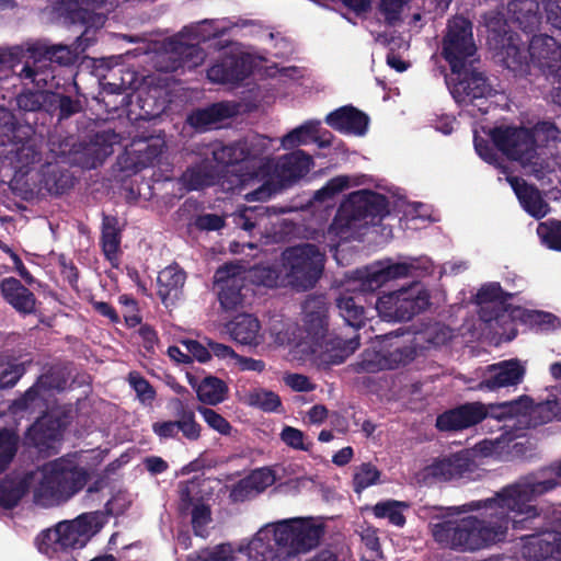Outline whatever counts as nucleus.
I'll use <instances>...</instances> for the list:
<instances>
[{
	"mask_svg": "<svg viewBox=\"0 0 561 561\" xmlns=\"http://www.w3.org/2000/svg\"><path fill=\"white\" fill-rule=\"evenodd\" d=\"M560 479L561 461L520 476L493 497L454 507L457 513L481 511L480 516L431 522L432 537L445 548L473 552L504 541L510 526L513 530L539 527L541 517L533 502L556 490Z\"/></svg>",
	"mask_w": 561,
	"mask_h": 561,
	"instance_id": "nucleus-1",
	"label": "nucleus"
},
{
	"mask_svg": "<svg viewBox=\"0 0 561 561\" xmlns=\"http://www.w3.org/2000/svg\"><path fill=\"white\" fill-rule=\"evenodd\" d=\"M512 294L504 293L497 283L484 285L477 294L479 317L489 329L500 339L511 341L516 335L515 321L517 319L537 325L540 330L551 331L561 327V320L550 313L539 310L527 311L520 307L507 304Z\"/></svg>",
	"mask_w": 561,
	"mask_h": 561,
	"instance_id": "nucleus-2",
	"label": "nucleus"
},
{
	"mask_svg": "<svg viewBox=\"0 0 561 561\" xmlns=\"http://www.w3.org/2000/svg\"><path fill=\"white\" fill-rule=\"evenodd\" d=\"M306 332L297 327L277 334L278 346L300 348V351H356L359 346V336L345 339L328 331V306L322 296L309 297L304 304Z\"/></svg>",
	"mask_w": 561,
	"mask_h": 561,
	"instance_id": "nucleus-3",
	"label": "nucleus"
},
{
	"mask_svg": "<svg viewBox=\"0 0 561 561\" xmlns=\"http://www.w3.org/2000/svg\"><path fill=\"white\" fill-rule=\"evenodd\" d=\"M111 511L82 513L72 520L59 522L55 527L43 530L36 538L39 552L49 559L77 561L73 550L82 549L108 522Z\"/></svg>",
	"mask_w": 561,
	"mask_h": 561,
	"instance_id": "nucleus-4",
	"label": "nucleus"
},
{
	"mask_svg": "<svg viewBox=\"0 0 561 561\" xmlns=\"http://www.w3.org/2000/svg\"><path fill=\"white\" fill-rule=\"evenodd\" d=\"M323 535L324 527L311 519H290L276 525L273 543H264L261 538H255L251 549L261 556L260 561H286L316 548Z\"/></svg>",
	"mask_w": 561,
	"mask_h": 561,
	"instance_id": "nucleus-5",
	"label": "nucleus"
},
{
	"mask_svg": "<svg viewBox=\"0 0 561 561\" xmlns=\"http://www.w3.org/2000/svg\"><path fill=\"white\" fill-rule=\"evenodd\" d=\"M389 213L385 196L366 190L351 193L340 205L337 213L328 228L330 237L347 241L376 219Z\"/></svg>",
	"mask_w": 561,
	"mask_h": 561,
	"instance_id": "nucleus-6",
	"label": "nucleus"
},
{
	"mask_svg": "<svg viewBox=\"0 0 561 561\" xmlns=\"http://www.w3.org/2000/svg\"><path fill=\"white\" fill-rule=\"evenodd\" d=\"M325 261V250L314 243L285 249L280 256L282 284L299 293L314 288L323 275Z\"/></svg>",
	"mask_w": 561,
	"mask_h": 561,
	"instance_id": "nucleus-7",
	"label": "nucleus"
},
{
	"mask_svg": "<svg viewBox=\"0 0 561 561\" xmlns=\"http://www.w3.org/2000/svg\"><path fill=\"white\" fill-rule=\"evenodd\" d=\"M39 472L41 479L34 489L38 503L68 501L85 486L90 477L87 469L65 458L44 463Z\"/></svg>",
	"mask_w": 561,
	"mask_h": 561,
	"instance_id": "nucleus-8",
	"label": "nucleus"
},
{
	"mask_svg": "<svg viewBox=\"0 0 561 561\" xmlns=\"http://www.w3.org/2000/svg\"><path fill=\"white\" fill-rule=\"evenodd\" d=\"M491 138L500 151L519 162L525 174L541 180L550 172L549 162L537 150L530 129L501 126L491 130Z\"/></svg>",
	"mask_w": 561,
	"mask_h": 561,
	"instance_id": "nucleus-9",
	"label": "nucleus"
},
{
	"mask_svg": "<svg viewBox=\"0 0 561 561\" xmlns=\"http://www.w3.org/2000/svg\"><path fill=\"white\" fill-rule=\"evenodd\" d=\"M23 56L32 60H27L22 67L19 76L22 79H28L37 87H46L54 80L55 76L50 70V64L55 62L59 66L72 65L80 56V49L73 48L72 45H49L44 42H37L23 48Z\"/></svg>",
	"mask_w": 561,
	"mask_h": 561,
	"instance_id": "nucleus-10",
	"label": "nucleus"
},
{
	"mask_svg": "<svg viewBox=\"0 0 561 561\" xmlns=\"http://www.w3.org/2000/svg\"><path fill=\"white\" fill-rule=\"evenodd\" d=\"M430 306V295L420 283L382 295L376 301L379 317L386 321L411 320Z\"/></svg>",
	"mask_w": 561,
	"mask_h": 561,
	"instance_id": "nucleus-11",
	"label": "nucleus"
},
{
	"mask_svg": "<svg viewBox=\"0 0 561 561\" xmlns=\"http://www.w3.org/2000/svg\"><path fill=\"white\" fill-rule=\"evenodd\" d=\"M477 46L472 36V24L462 16H455L448 22L443 41V56L453 72L472 67L478 61Z\"/></svg>",
	"mask_w": 561,
	"mask_h": 561,
	"instance_id": "nucleus-12",
	"label": "nucleus"
},
{
	"mask_svg": "<svg viewBox=\"0 0 561 561\" xmlns=\"http://www.w3.org/2000/svg\"><path fill=\"white\" fill-rule=\"evenodd\" d=\"M537 508L541 524L539 527L525 529L535 533L522 535L520 538L525 540L522 554L525 559L533 561L561 560V531L557 530V520H549L543 511L538 506Z\"/></svg>",
	"mask_w": 561,
	"mask_h": 561,
	"instance_id": "nucleus-13",
	"label": "nucleus"
},
{
	"mask_svg": "<svg viewBox=\"0 0 561 561\" xmlns=\"http://www.w3.org/2000/svg\"><path fill=\"white\" fill-rule=\"evenodd\" d=\"M448 85L455 101L462 105L474 104L476 101L486 99L494 92L484 75L478 71L474 65L457 72L451 71Z\"/></svg>",
	"mask_w": 561,
	"mask_h": 561,
	"instance_id": "nucleus-14",
	"label": "nucleus"
},
{
	"mask_svg": "<svg viewBox=\"0 0 561 561\" xmlns=\"http://www.w3.org/2000/svg\"><path fill=\"white\" fill-rule=\"evenodd\" d=\"M531 64L537 67L547 79L561 82V45L546 34L534 35L529 42Z\"/></svg>",
	"mask_w": 561,
	"mask_h": 561,
	"instance_id": "nucleus-15",
	"label": "nucleus"
},
{
	"mask_svg": "<svg viewBox=\"0 0 561 561\" xmlns=\"http://www.w3.org/2000/svg\"><path fill=\"white\" fill-rule=\"evenodd\" d=\"M206 54L198 45L173 38L164 45L163 53L158 57V64L161 71L172 72L180 68H196L204 62Z\"/></svg>",
	"mask_w": 561,
	"mask_h": 561,
	"instance_id": "nucleus-16",
	"label": "nucleus"
},
{
	"mask_svg": "<svg viewBox=\"0 0 561 561\" xmlns=\"http://www.w3.org/2000/svg\"><path fill=\"white\" fill-rule=\"evenodd\" d=\"M488 417V410L481 402H467L449 409L436 417L440 432H458L481 423Z\"/></svg>",
	"mask_w": 561,
	"mask_h": 561,
	"instance_id": "nucleus-17",
	"label": "nucleus"
},
{
	"mask_svg": "<svg viewBox=\"0 0 561 561\" xmlns=\"http://www.w3.org/2000/svg\"><path fill=\"white\" fill-rule=\"evenodd\" d=\"M414 267L412 262L394 263L387 261L369 266L365 271H358L357 278L360 282V290L374 291L390 280L411 275Z\"/></svg>",
	"mask_w": 561,
	"mask_h": 561,
	"instance_id": "nucleus-18",
	"label": "nucleus"
},
{
	"mask_svg": "<svg viewBox=\"0 0 561 561\" xmlns=\"http://www.w3.org/2000/svg\"><path fill=\"white\" fill-rule=\"evenodd\" d=\"M239 141L244 161L253 163L254 171L251 176L259 180L270 176L273 169V160L270 158L273 139L263 135H252Z\"/></svg>",
	"mask_w": 561,
	"mask_h": 561,
	"instance_id": "nucleus-19",
	"label": "nucleus"
},
{
	"mask_svg": "<svg viewBox=\"0 0 561 561\" xmlns=\"http://www.w3.org/2000/svg\"><path fill=\"white\" fill-rule=\"evenodd\" d=\"M65 426L66 423L60 416L44 414L27 428L24 443L44 451L61 437Z\"/></svg>",
	"mask_w": 561,
	"mask_h": 561,
	"instance_id": "nucleus-20",
	"label": "nucleus"
},
{
	"mask_svg": "<svg viewBox=\"0 0 561 561\" xmlns=\"http://www.w3.org/2000/svg\"><path fill=\"white\" fill-rule=\"evenodd\" d=\"M472 461L466 453H455L448 457L436 459L423 470L424 478L438 481H449L462 478L471 472Z\"/></svg>",
	"mask_w": 561,
	"mask_h": 561,
	"instance_id": "nucleus-21",
	"label": "nucleus"
},
{
	"mask_svg": "<svg viewBox=\"0 0 561 561\" xmlns=\"http://www.w3.org/2000/svg\"><path fill=\"white\" fill-rule=\"evenodd\" d=\"M362 360L348 365L356 374H375L381 370L396 369L401 364L415 359L417 353H364Z\"/></svg>",
	"mask_w": 561,
	"mask_h": 561,
	"instance_id": "nucleus-22",
	"label": "nucleus"
},
{
	"mask_svg": "<svg viewBox=\"0 0 561 561\" xmlns=\"http://www.w3.org/2000/svg\"><path fill=\"white\" fill-rule=\"evenodd\" d=\"M311 164V156L302 150H297L279 159L275 165L273 164L272 170H274L275 176L279 180L282 186H287L305 176Z\"/></svg>",
	"mask_w": 561,
	"mask_h": 561,
	"instance_id": "nucleus-23",
	"label": "nucleus"
},
{
	"mask_svg": "<svg viewBox=\"0 0 561 561\" xmlns=\"http://www.w3.org/2000/svg\"><path fill=\"white\" fill-rule=\"evenodd\" d=\"M237 114V106L229 102H218L209 106L197 108L187 116V123L198 130H208L217 127L222 121Z\"/></svg>",
	"mask_w": 561,
	"mask_h": 561,
	"instance_id": "nucleus-24",
	"label": "nucleus"
},
{
	"mask_svg": "<svg viewBox=\"0 0 561 561\" xmlns=\"http://www.w3.org/2000/svg\"><path fill=\"white\" fill-rule=\"evenodd\" d=\"M34 481L33 472L7 474L0 480V507L12 510L28 493Z\"/></svg>",
	"mask_w": 561,
	"mask_h": 561,
	"instance_id": "nucleus-25",
	"label": "nucleus"
},
{
	"mask_svg": "<svg viewBox=\"0 0 561 561\" xmlns=\"http://www.w3.org/2000/svg\"><path fill=\"white\" fill-rule=\"evenodd\" d=\"M491 368L494 373L480 382L479 388L481 390L492 391L502 387L518 385L525 375V367L518 359L504 360L491 366Z\"/></svg>",
	"mask_w": 561,
	"mask_h": 561,
	"instance_id": "nucleus-26",
	"label": "nucleus"
},
{
	"mask_svg": "<svg viewBox=\"0 0 561 561\" xmlns=\"http://www.w3.org/2000/svg\"><path fill=\"white\" fill-rule=\"evenodd\" d=\"M248 76L247 64L238 55H225L207 70V78L214 83H237Z\"/></svg>",
	"mask_w": 561,
	"mask_h": 561,
	"instance_id": "nucleus-27",
	"label": "nucleus"
},
{
	"mask_svg": "<svg viewBox=\"0 0 561 561\" xmlns=\"http://www.w3.org/2000/svg\"><path fill=\"white\" fill-rule=\"evenodd\" d=\"M496 48H500L501 60L515 75L525 76L530 69L529 48L522 47L513 35L503 37Z\"/></svg>",
	"mask_w": 561,
	"mask_h": 561,
	"instance_id": "nucleus-28",
	"label": "nucleus"
},
{
	"mask_svg": "<svg viewBox=\"0 0 561 561\" xmlns=\"http://www.w3.org/2000/svg\"><path fill=\"white\" fill-rule=\"evenodd\" d=\"M507 181L528 214L536 218H542L549 213L550 207L538 188L517 176H508Z\"/></svg>",
	"mask_w": 561,
	"mask_h": 561,
	"instance_id": "nucleus-29",
	"label": "nucleus"
},
{
	"mask_svg": "<svg viewBox=\"0 0 561 561\" xmlns=\"http://www.w3.org/2000/svg\"><path fill=\"white\" fill-rule=\"evenodd\" d=\"M325 123L335 130L363 135L366 131L368 117L353 106H343L330 113Z\"/></svg>",
	"mask_w": 561,
	"mask_h": 561,
	"instance_id": "nucleus-30",
	"label": "nucleus"
},
{
	"mask_svg": "<svg viewBox=\"0 0 561 561\" xmlns=\"http://www.w3.org/2000/svg\"><path fill=\"white\" fill-rule=\"evenodd\" d=\"M164 146L165 141L159 135L136 136L130 146L135 167L144 169L153 164L161 156Z\"/></svg>",
	"mask_w": 561,
	"mask_h": 561,
	"instance_id": "nucleus-31",
	"label": "nucleus"
},
{
	"mask_svg": "<svg viewBox=\"0 0 561 561\" xmlns=\"http://www.w3.org/2000/svg\"><path fill=\"white\" fill-rule=\"evenodd\" d=\"M507 20L524 32L535 31L540 23L537 0H512L507 4Z\"/></svg>",
	"mask_w": 561,
	"mask_h": 561,
	"instance_id": "nucleus-32",
	"label": "nucleus"
},
{
	"mask_svg": "<svg viewBox=\"0 0 561 561\" xmlns=\"http://www.w3.org/2000/svg\"><path fill=\"white\" fill-rule=\"evenodd\" d=\"M3 298L19 312L32 313L35 310V297L20 280L4 278L0 284Z\"/></svg>",
	"mask_w": 561,
	"mask_h": 561,
	"instance_id": "nucleus-33",
	"label": "nucleus"
},
{
	"mask_svg": "<svg viewBox=\"0 0 561 561\" xmlns=\"http://www.w3.org/2000/svg\"><path fill=\"white\" fill-rule=\"evenodd\" d=\"M230 336L239 344L244 346H257L260 323L251 314H239L229 324Z\"/></svg>",
	"mask_w": 561,
	"mask_h": 561,
	"instance_id": "nucleus-34",
	"label": "nucleus"
},
{
	"mask_svg": "<svg viewBox=\"0 0 561 561\" xmlns=\"http://www.w3.org/2000/svg\"><path fill=\"white\" fill-rule=\"evenodd\" d=\"M117 141V135L112 131L98 133L93 139L85 145L84 156L87 159L83 164L88 169L95 168L102 163L106 157L112 154V146Z\"/></svg>",
	"mask_w": 561,
	"mask_h": 561,
	"instance_id": "nucleus-35",
	"label": "nucleus"
},
{
	"mask_svg": "<svg viewBox=\"0 0 561 561\" xmlns=\"http://www.w3.org/2000/svg\"><path fill=\"white\" fill-rule=\"evenodd\" d=\"M360 300V296L348 294H341L335 300L341 317L354 329L360 328L365 321V309Z\"/></svg>",
	"mask_w": 561,
	"mask_h": 561,
	"instance_id": "nucleus-36",
	"label": "nucleus"
},
{
	"mask_svg": "<svg viewBox=\"0 0 561 561\" xmlns=\"http://www.w3.org/2000/svg\"><path fill=\"white\" fill-rule=\"evenodd\" d=\"M533 409V400L527 396H520L515 400L491 405L490 412H488V416L501 421L518 415H530Z\"/></svg>",
	"mask_w": 561,
	"mask_h": 561,
	"instance_id": "nucleus-37",
	"label": "nucleus"
},
{
	"mask_svg": "<svg viewBox=\"0 0 561 561\" xmlns=\"http://www.w3.org/2000/svg\"><path fill=\"white\" fill-rule=\"evenodd\" d=\"M197 399L208 405H216L226 400L228 386L218 377H205L196 389Z\"/></svg>",
	"mask_w": 561,
	"mask_h": 561,
	"instance_id": "nucleus-38",
	"label": "nucleus"
},
{
	"mask_svg": "<svg viewBox=\"0 0 561 561\" xmlns=\"http://www.w3.org/2000/svg\"><path fill=\"white\" fill-rule=\"evenodd\" d=\"M410 507V504L397 500H386L376 503L373 506V513L377 518H387L388 522L397 527L405 525V516L403 512Z\"/></svg>",
	"mask_w": 561,
	"mask_h": 561,
	"instance_id": "nucleus-39",
	"label": "nucleus"
},
{
	"mask_svg": "<svg viewBox=\"0 0 561 561\" xmlns=\"http://www.w3.org/2000/svg\"><path fill=\"white\" fill-rule=\"evenodd\" d=\"M186 275L178 265H170L159 272L158 284H159V296L163 301L172 294L176 296L179 289H181L185 283Z\"/></svg>",
	"mask_w": 561,
	"mask_h": 561,
	"instance_id": "nucleus-40",
	"label": "nucleus"
},
{
	"mask_svg": "<svg viewBox=\"0 0 561 561\" xmlns=\"http://www.w3.org/2000/svg\"><path fill=\"white\" fill-rule=\"evenodd\" d=\"M319 121H308L299 127L286 134L282 139V146L285 149H291L308 141H318L317 133L319 130Z\"/></svg>",
	"mask_w": 561,
	"mask_h": 561,
	"instance_id": "nucleus-41",
	"label": "nucleus"
},
{
	"mask_svg": "<svg viewBox=\"0 0 561 561\" xmlns=\"http://www.w3.org/2000/svg\"><path fill=\"white\" fill-rule=\"evenodd\" d=\"M216 172L208 163L187 169L182 175V182L187 190H199L214 183Z\"/></svg>",
	"mask_w": 561,
	"mask_h": 561,
	"instance_id": "nucleus-42",
	"label": "nucleus"
},
{
	"mask_svg": "<svg viewBox=\"0 0 561 561\" xmlns=\"http://www.w3.org/2000/svg\"><path fill=\"white\" fill-rule=\"evenodd\" d=\"M119 243L121 240L117 229V219L112 216H104L102 227V247L106 259L111 262L117 259Z\"/></svg>",
	"mask_w": 561,
	"mask_h": 561,
	"instance_id": "nucleus-43",
	"label": "nucleus"
},
{
	"mask_svg": "<svg viewBox=\"0 0 561 561\" xmlns=\"http://www.w3.org/2000/svg\"><path fill=\"white\" fill-rule=\"evenodd\" d=\"M10 154L11 161L15 163V168L20 169V171L41 160V152L33 139H27L21 145H15V148L10 151Z\"/></svg>",
	"mask_w": 561,
	"mask_h": 561,
	"instance_id": "nucleus-44",
	"label": "nucleus"
},
{
	"mask_svg": "<svg viewBox=\"0 0 561 561\" xmlns=\"http://www.w3.org/2000/svg\"><path fill=\"white\" fill-rule=\"evenodd\" d=\"M49 98L53 96V92L48 91H26L22 92L16 96V105L21 111L24 112H48Z\"/></svg>",
	"mask_w": 561,
	"mask_h": 561,
	"instance_id": "nucleus-45",
	"label": "nucleus"
},
{
	"mask_svg": "<svg viewBox=\"0 0 561 561\" xmlns=\"http://www.w3.org/2000/svg\"><path fill=\"white\" fill-rule=\"evenodd\" d=\"M19 435L9 428H0V474L7 470L18 451Z\"/></svg>",
	"mask_w": 561,
	"mask_h": 561,
	"instance_id": "nucleus-46",
	"label": "nucleus"
},
{
	"mask_svg": "<svg viewBox=\"0 0 561 561\" xmlns=\"http://www.w3.org/2000/svg\"><path fill=\"white\" fill-rule=\"evenodd\" d=\"M483 23L490 32L489 41H494L495 46L502 42L503 37H508L507 32V22L505 20L502 12L497 9L490 10L483 14Z\"/></svg>",
	"mask_w": 561,
	"mask_h": 561,
	"instance_id": "nucleus-47",
	"label": "nucleus"
},
{
	"mask_svg": "<svg viewBox=\"0 0 561 561\" xmlns=\"http://www.w3.org/2000/svg\"><path fill=\"white\" fill-rule=\"evenodd\" d=\"M249 405L259 408L264 412H275L280 408L282 400L277 393L266 389H256L247 397Z\"/></svg>",
	"mask_w": 561,
	"mask_h": 561,
	"instance_id": "nucleus-48",
	"label": "nucleus"
},
{
	"mask_svg": "<svg viewBox=\"0 0 561 561\" xmlns=\"http://www.w3.org/2000/svg\"><path fill=\"white\" fill-rule=\"evenodd\" d=\"M530 131L535 139L537 150L541 146H550L551 144L561 141V130L552 122H539L530 129Z\"/></svg>",
	"mask_w": 561,
	"mask_h": 561,
	"instance_id": "nucleus-49",
	"label": "nucleus"
},
{
	"mask_svg": "<svg viewBox=\"0 0 561 561\" xmlns=\"http://www.w3.org/2000/svg\"><path fill=\"white\" fill-rule=\"evenodd\" d=\"M381 472L371 462H363L355 468L353 474V490L360 493L363 490L374 485L380 478Z\"/></svg>",
	"mask_w": 561,
	"mask_h": 561,
	"instance_id": "nucleus-50",
	"label": "nucleus"
},
{
	"mask_svg": "<svg viewBox=\"0 0 561 561\" xmlns=\"http://www.w3.org/2000/svg\"><path fill=\"white\" fill-rule=\"evenodd\" d=\"M245 278L251 282L265 287L284 286L282 284V270L278 272L272 266L257 265L245 272Z\"/></svg>",
	"mask_w": 561,
	"mask_h": 561,
	"instance_id": "nucleus-51",
	"label": "nucleus"
},
{
	"mask_svg": "<svg viewBox=\"0 0 561 561\" xmlns=\"http://www.w3.org/2000/svg\"><path fill=\"white\" fill-rule=\"evenodd\" d=\"M213 160L218 164H234L244 161L243 151L240 148V141L230 145H215L211 148Z\"/></svg>",
	"mask_w": 561,
	"mask_h": 561,
	"instance_id": "nucleus-52",
	"label": "nucleus"
},
{
	"mask_svg": "<svg viewBox=\"0 0 561 561\" xmlns=\"http://www.w3.org/2000/svg\"><path fill=\"white\" fill-rule=\"evenodd\" d=\"M537 233L548 248L561 251V221L560 220H547L540 222L537 228Z\"/></svg>",
	"mask_w": 561,
	"mask_h": 561,
	"instance_id": "nucleus-53",
	"label": "nucleus"
},
{
	"mask_svg": "<svg viewBox=\"0 0 561 561\" xmlns=\"http://www.w3.org/2000/svg\"><path fill=\"white\" fill-rule=\"evenodd\" d=\"M513 443L512 438H507L505 435H501L495 439H484L477 445V449L484 457H494L496 459H508V451L505 449L510 448V444Z\"/></svg>",
	"mask_w": 561,
	"mask_h": 561,
	"instance_id": "nucleus-54",
	"label": "nucleus"
},
{
	"mask_svg": "<svg viewBox=\"0 0 561 561\" xmlns=\"http://www.w3.org/2000/svg\"><path fill=\"white\" fill-rule=\"evenodd\" d=\"M53 96L54 98H49L50 102L48 104V112H54L58 110L60 119L68 118L81 111L80 101L73 100L68 95H62L54 92Z\"/></svg>",
	"mask_w": 561,
	"mask_h": 561,
	"instance_id": "nucleus-55",
	"label": "nucleus"
},
{
	"mask_svg": "<svg viewBox=\"0 0 561 561\" xmlns=\"http://www.w3.org/2000/svg\"><path fill=\"white\" fill-rule=\"evenodd\" d=\"M191 523L196 536L205 537L207 535L206 526L211 522L210 506L203 502H197L191 510Z\"/></svg>",
	"mask_w": 561,
	"mask_h": 561,
	"instance_id": "nucleus-56",
	"label": "nucleus"
},
{
	"mask_svg": "<svg viewBox=\"0 0 561 561\" xmlns=\"http://www.w3.org/2000/svg\"><path fill=\"white\" fill-rule=\"evenodd\" d=\"M264 207H247L234 215V224L245 231H252L264 219Z\"/></svg>",
	"mask_w": 561,
	"mask_h": 561,
	"instance_id": "nucleus-57",
	"label": "nucleus"
},
{
	"mask_svg": "<svg viewBox=\"0 0 561 561\" xmlns=\"http://www.w3.org/2000/svg\"><path fill=\"white\" fill-rule=\"evenodd\" d=\"M214 278L215 283L220 287L234 283H243L245 279V270L241 265L227 264L216 271Z\"/></svg>",
	"mask_w": 561,
	"mask_h": 561,
	"instance_id": "nucleus-58",
	"label": "nucleus"
},
{
	"mask_svg": "<svg viewBox=\"0 0 561 561\" xmlns=\"http://www.w3.org/2000/svg\"><path fill=\"white\" fill-rule=\"evenodd\" d=\"M350 185V178L346 175H339L331 179L322 188L314 192L313 199L317 202H328L335 195L347 188Z\"/></svg>",
	"mask_w": 561,
	"mask_h": 561,
	"instance_id": "nucleus-59",
	"label": "nucleus"
},
{
	"mask_svg": "<svg viewBox=\"0 0 561 561\" xmlns=\"http://www.w3.org/2000/svg\"><path fill=\"white\" fill-rule=\"evenodd\" d=\"M423 339L427 342L428 347H445L453 339V331L448 327L435 324L425 330Z\"/></svg>",
	"mask_w": 561,
	"mask_h": 561,
	"instance_id": "nucleus-60",
	"label": "nucleus"
},
{
	"mask_svg": "<svg viewBox=\"0 0 561 561\" xmlns=\"http://www.w3.org/2000/svg\"><path fill=\"white\" fill-rule=\"evenodd\" d=\"M197 411L207 425L214 431L221 435H229L231 433L232 426L230 423L215 410L206 407H197Z\"/></svg>",
	"mask_w": 561,
	"mask_h": 561,
	"instance_id": "nucleus-61",
	"label": "nucleus"
},
{
	"mask_svg": "<svg viewBox=\"0 0 561 561\" xmlns=\"http://www.w3.org/2000/svg\"><path fill=\"white\" fill-rule=\"evenodd\" d=\"M245 478L256 494L262 493L275 483L274 471L270 468L255 469Z\"/></svg>",
	"mask_w": 561,
	"mask_h": 561,
	"instance_id": "nucleus-62",
	"label": "nucleus"
},
{
	"mask_svg": "<svg viewBox=\"0 0 561 561\" xmlns=\"http://www.w3.org/2000/svg\"><path fill=\"white\" fill-rule=\"evenodd\" d=\"M41 398V389L37 383L30 387L22 396L15 399L10 409L13 413L24 412L33 409Z\"/></svg>",
	"mask_w": 561,
	"mask_h": 561,
	"instance_id": "nucleus-63",
	"label": "nucleus"
},
{
	"mask_svg": "<svg viewBox=\"0 0 561 561\" xmlns=\"http://www.w3.org/2000/svg\"><path fill=\"white\" fill-rule=\"evenodd\" d=\"M241 287L242 283L220 287L219 301L222 308L232 310L242 302Z\"/></svg>",
	"mask_w": 561,
	"mask_h": 561,
	"instance_id": "nucleus-64",
	"label": "nucleus"
}]
</instances>
